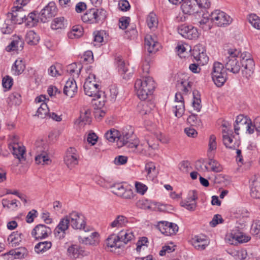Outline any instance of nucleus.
Here are the masks:
<instances>
[{
  "mask_svg": "<svg viewBox=\"0 0 260 260\" xmlns=\"http://www.w3.org/2000/svg\"><path fill=\"white\" fill-rule=\"evenodd\" d=\"M182 206L189 211H193L197 207V203L196 202L190 203L189 201H186L182 203Z\"/></svg>",
  "mask_w": 260,
  "mask_h": 260,
  "instance_id": "obj_63",
  "label": "nucleus"
},
{
  "mask_svg": "<svg viewBox=\"0 0 260 260\" xmlns=\"http://www.w3.org/2000/svg\"><path fill=\"white\" fill-rule=\"evenodd\" d=\"M187 122L193 126H200L201 124V121L199 119L197 115L192 114L187 119Z\"/></svg>",
  "mask_w": 260,
  "mask_h": 260,
  "instance_id": "obj_54",
  "label": "nucleus"
},
{
  "mask_svg": "<svg viewBox=\"0 0 260 260\" xmlns=\"http://www.w3.org/2000/svg\"><path fill=\"white\" fill-rule=\"evenodd\" d=\"M12 13L8 14V17L11 16V21L14 23L21 24L25 21L27 12L21 7L15 6L12 8Z\"/></svg>",
  "mask_w": 260,
  "mask_h": 260,
  "instance_id": "obj_12",
  "label": "nucleus"
},
{
  "mask_svg": "<svg viewBox=\"0 0 260 260\" xmlns=\"http://www.w3.org/2000/svg\"><path fill=\"white\" fill-rule=\"evenodd\" d=\"M200 46H195L193 49L192 54L196 60L200 61V64L204 65L208 62L209 59L204 52V48L202 47L200 49Z\"/></svg>",
  "mask_w": 260,
  "mask_h": 260,
  "instance_id": "obj_25",
  "label": "nucleus"
},
{
  "mask_svg": "<svg viewBox=\"0 0 260 260\" xmlns=\"http://www.w3.org/2000/svg\"><path fill=\"white\" fill-rule=\"evenodd\" d=\"M119 241L124 244H127L134 239V235L132 231L129 230H121L117 234Z\"/></svg>",
  "mask_w": 260,
  "mask_h": 260,
  "instance_id": "obj_29",
  "label": "nucleus"
},
{
  "mask_svg": "<svg viewBox=\"0 0 260 260\" xmlns=\"http://www.w3.org/2000/svg\"><path fill=\"white\" fill-rule=\"evenodd\" d=\"M174 113L176 117H180L183 114L185 111L184 102H178L174 106Z\"/></svg>",
  "mask_w": 260,
  "mask_h": 260,
  "instance_id": "obj_50",
  "label": "nucleus"
},
{
  "mask_svg": "<svg viewBox=\"0 0 260 260\" xmlns=\"http://www.w3.org/2000/svg\"><path fill=\"white\" fill-rule=\"evenodd\" d=\"M90 113V111L88 109L81 112L80 116L76 122L81 125L89 124L91 122Z\"/></svg>",
  "mask_w": 260,
  "mask_h": 260,
  "instance_id": "obj_32",
  "label": "nucleus"
},
{
  "mask_svg": "<svg viewBox=\"0 0 260 260\" xmlns=\"http://www.w3.org/2000/svg\"><path fill=\"white\" fill-rule=\"evenodd\" d=\"M115 61L117 66L118 72L122 76L123 78L125 80L129 79L132 76L133 72L128 70V64L126 65L120 56H117L115 58Z\"/></svg>",
  "mask_w": 260,
  "mask_h": 260,
  "instance_id": "obj_19",
  "label": "nucleus"
},
{
  "mask_svg": "<svg viewBox=\"0 0 260 260\" xmlns=\"http://www.w3.org/2000/svg\"><path fill=\"white\" fill-rule=\"evenodd\" d=\"M250 232L255 237L260 238V220H256L253 223Z\"/></svg>",
  "mask_w": 260,
  "mask_h": 260,
  "instance_id": "obj_52",
  "label": "nucleus"
},
{
  "mask_svg": "<svg viewBox=\"0 0 260 260\" xmlns=\"http://www.w3.org/2000/svg\"><path fill=\"white\" fill-rule=\"evenodd\" d=\"M25 64L21 59L16 60L12 67V70L16 75L21 74L25 70Z\"/></svg>",
  "mask_w": 260,
  "mask_h": 260,
  "instance_id": "obj_35",
  "label": "nucleus"
},
{
  "mask_svg": "<svg viewBox=\"0 0 260 260\" xmlns=\"http://www.w3.org/2000/svg\"><path fill=\"white\" fill-rule=\"evenodd\" d=\"M231 131L228 133L227 135H223V142L225 146L231 149H235L236 148V145L233 143V141L232 137L230 136L232 135Z\"/></svg>",
  "mask_w": 260,
  "mask_h": 260,
  "instance_id": "obj_43",
  "label": "nucleus"
},
{
  "mask_svg": "<svg viewBox=\"0 0 260 260\" xmlns=\"http://www.w3.org/2000/svg\"><path fill=\"white\" fill-rule=\"evenodd\" d=\"M223 221V219L221 216L219 214H216L214 216L212 220L210 222V225L212 227H215L217 224L220 223H222Z\"/></svg>",
  "mask_w": 260,
  "mask_h": 260,
  "instance_id": "obj_62",
  "label": "nucleus"
},
{
  "mask_svg": "<svg viewBox=\"0 0 260 260\" xmlns=\"http://www.w3.org/2000/svg\"><path fill=\"white\" fill-rule=\"evenodd\" d=\"M49 110L47 105L45 103H42L40 106L38 108L36 116L40 118H47L49 114Z\"/></svg>",
  "mask_w": 260,
  "mask_h": 260,
  "instance_id": "obj_37",
  "label": "nucleus"
},
{
  "mask_svg": "<svg viewBox=\"0 0 260 260\" xmlns=\"http://www.w3.org/2000/svg\"><path fill=\"white\" fill-rule=\"evenodd\" d=\"M178 30L182 37L189 40L196 39L199 35L197 28L192 25H181Z\"/></svg>",
  "mask_w": 260,
  "mask_h": 260,
  "instance_id": "obj_13",
  "label": "nucleus"
},
{
  "mask_svg": "<svg viewBox=\"0 0 260 260\" xmlns=\"http://www.w3.org/2000/svg\"><path fill=\"white\" fill-rule=\"evenodd\" d=\"M2 205L4 208H7L8 209H10L11 207H13L14 208H16L18 207V205L17 204V200L14 199L12 200L11 202L8 199H4L2 201Z\"/></svg>",
  "mask_w": 260,
  "mask_h": 260,
  "instance_id": "obj_55",
  "label": "nucleus"
},
{
  "mask_svg": "<svg viewBox=\"0 0 260 260\" xmlns=\"http://www.w3.org/2000/svg\"><path fill=\"white\" fill-rule=\"evenodd\" d=\"M146 22L149 28L156 27L158 21L156 15L153 13H150L147 17Z\"/></svg>",
  "mask_w": 260,
  "mask_h": 260,
  "instance_id": "obj_44",
  "label": "nucleus"
},
{
  "mask_svg": "<svg viewBox=\"0 0 260 260\" xmlns=\"http://www.w3.org/2000/svg\"><path fill=\"white\" fill-rule=\"evenodd\" d=\"M192 83L187 81H181L178 84V87L184 94H187L189 91L191 90Z\"/></svg>",
  "mask_w": 260,
  "mask_h": 260,
  "instance_id": "obj_49",
  "label": "nucleus"
},
{
  "mask_svg": "<svg viewBox=\"0 0 260 260\" xmlns=\"http://www.w3.org/2000/svg\"><path fill=\"white\" fill-rule=\"evenodd\" d=\"M157 228L166 236L175 235L178 231V226L176 224L168 221H159Z\"/></svg>",
  "mask_w": 260,
  "mask_h": 260,
  "instance_id": "obj_14",
  "label": "nucleus"
},
{
  "mask_svg": "<svg viewBox=\"0 0 260 260\" xmlns=\"http://www.w3.org/2000/svg\"><path fill=\"white\" fill-rule=\"evenodd\" d=\"M69 256L72 258L76 259L83 256L85 254V251L77 245H72L67 250Z\"/></svg>",
  "mask_w": 260,
  "mask_h": 260,
  "instance_id": "obj_26",
  "label": "nucleus"
},
{
  "mask_svg": "<svg viewBox=\"0 0 260 260\" xmlns=\"http://www.w3.org/2000/svg\"><path fill=\"white\" fill-rule=\"evenodd\" d=\"M24 22H26V25L28 27H32L37 23L38 18L34 12L29 13H27Z\"/></svg>",
  "mask_w": 260,
  "mask_h": 260,
  "instance_id": "obj_39",
  "label": "nucleus"
},
{
  "mask_svg": "<svg viewBox=\"0 0 260 260\" xmlns=\"http://www.w3.org/2000/svg\"><path fill=\"white\" fill-rule=\"evenodd\" d=\"M66 21L63 17L55 18L52 22L51 27L53 29H61L64 27Z\"/></svg>",
  "mask_w": 260,
  "mask_h": 260,
  "instance_id": "obj_42",
  "label": "nucleus"
},
{
  "mask_svg": "<svg viewBox=\"0 0 260 260\" xmlns=\"http://www.w3.org/2000/svg\"><path fill=\"white\" fill-rule=\"evenodd\" d=\"M139 141L136 138L132 141H129L126 142L125 145L127 147L132 149V151H135L136 149L139 146Z\"/></svg>",
  "mask_w": 260,
  "mask_h": 260,
  "instance_id": "obj_58",
  "label": "nucleus"
},
{
  "mask_svg": "<svg viewBox=\"0 0 260 260\" xmlns=\"http://www.w3.org/2000/svg\"><path fill=\"white\" fill-rule=\"evenodd\" d=\"M120 242L118 235L115 234L110 235L106 239V243L108 247L113 248H120V245L119 244Z\"/></svg>",
  "mask_w": 260,
  "mask_h": 260,
  "instance_id": "obj_36",
  "label": "nucleus"
},
{
  "mask_svg": "<svg viewBox=\"0 0 260 260\" xmlns=\"http://www.w3.org/2000/svg\"><path fill=\"white\" fill-rule=\"evenodd\" d=\"M226 70L224 65L219 62L213 64L212 78L214 84L218 87L222 86L227 80Z\"/></svg>",
  "mask_w": 260,
  "mask_h": 260,
  "instance_id": "obj_4",
  "label": "nucleus"
},
{
  "mask_svg": "<svg viewBox=\"0 0 260 260\" xmlns=\"http://www.w3.org/2000/svg\"><path fill=\"white\" fill-rule=\"evenodd\" d=\"M119 136V132L115 129H111L105 134L106 139L111 142L115 141L116 139H118Z\"/></svg>",
  "mask_w": 260,
  "mask_h": 260,
  "instance_id": "obj_46",
  "label": "nucleus"
},
{
  "mask_svg": "<svg viewBox=\"0 0 260 260\" xmlns=\"http://www.w3.org/2000/svg\"><path fill=\"white\" fill-rule=\"evenodd\" d=\"M70 224L67 215L62 218L53 231L55 237L60 240L63 239Z\"/></svg>",
  "mask_w": 260,
  "mask_h": 260,
  "instance_id": "obj_10",
  "label": "nucleus"
},
{
  "mask_svg": "<svg viewBox=\"0 0 260 260\" xmlns=\"http://www.w3.org/2000/svg\"><path fill=\"white\" fill-rule=\"evenodd\" d=\"M21 236H22V234L18 232H13L8 237V241L11 243L12 245L15 244L16 245L21 241Z\"/></svg>",
  "mask_w": 260,
  "mask_h": 260,
  "instance_id": "obj_47",
  "label": "nucleus"
},
{
  "mask_svg": "<svg viewBox=\"0 0 260 260\" xmlns=\"http://www.w3.org/2000/svg\"><path fill=\"white\" fill-rule=\"evenodd\" d=\"M40 40L39 36L33 30L27 32L25 36V41L30 45H37Z\"/></svg>",
  "mask_w": 260,
  "mask_h": 260,
  "instance_id": "obj_33",
  "label": "nucleus"
},
{
  "mask_svg": "<svg viewBox=\"0 0 260 260\" xmlns=\"http://www.w3.org/2000/svg\"><path fill=\"white\" fill-rule=\"evenodd\" d=\"M9 149L11 150L14 155L21 161L24 159V154L25 152L24 147H21L18 143H14L9 145Z\"/></svg>",
  "mask_w": 260,
  "mask_h": 260,
  "instance_id": "obj_28",
  "label": "nucleus"
},
{
  "mask_svg": "<svg viewBox=\"0 0 260 260\" xmlns=\"http://www.w3.org/2000/svg\"><path fill=\"white\" fill-rule=\"evenodd\" d=\"M106 11L103 9L92 8L86 11L82 16V21L87 23L94 24L102 22L106 18Z\"/></svg>",
  "mask_w": 260,
  "mask_h": 260,
  "instance_id": "obj_3",
  "label": "nucleus"
},
{
  "mask_svg": "<svg viewBox=\"0 0 260 260\" xmlns=\"http://www.w3.org/2000/svg\"><path fill=\"white\" fill-rule=\"evenodd\" d=\"M249 122L246 117H244L243 115H238L235 121L236 123L234 124L235 133L237 135H239L240 129L245 128V126Z\"/></svg>",
  "mask_w": 260,
  "mask_h": 260,
  "instance_id": "obj_30",
  "label": "nucleus"
},
{
  "mask_svg": "<svg viewBox=\"0 0 260 260\" xmlns=\"http://www.w3.org/2000/svg\"><path fill=\"white\" fill-rule=\"evenodd\" d=\"M24 41L20 36H13L10 44L6 48L8 52L22 50L23 48Z\"/></svg>",
  "mask_w": 260,
  "mask_h": 260,
  "instance_id": "obj_21",
  "label": "nucleus"
},
{
  "mask_svg": "<svg viewBox=\"0 0 260 260\" xmlns=\"http://www.w3.org/2000/svg\"><path fill=\"white\" fill-rule=\"evenodd\" d=\"M179 168L181 172L186 173L188 172L191 167L188 160H183L179 164Z\"/></svg>",
  "mask_w": 260,
  "mask_h": 260,
  "instance_id": "obj_57",
  "label": "nucleus"
},
{
  "mask_svg": "<svg viewBox=\"0 0 260 260\" xmlns=\"http://www.w3.org/2000/svg\"><path fill=\"white\" fill-rule=\"evenodd\" d=\"M160 46L155 36L147 35L145 37V47L149 53H153L158 51Z\"/></svg>",
  "mask_w": 260,
  "mask_h": 260,
  "instance_id": "obj_18",
  "label": "nucleus"
},
{
  "mask_svg": "<svg viewBox=\"0 0 260 260\" xmlns=\"http://www.w3.org/2000/svg\"><path fill=\"white\" fill-rule=\"evenodd\" d=\"M8 103L10 105H19L21 103L20 94L17 92L11 94L8 99Z\"/></svg>",
  "mask_w": 260,
  "mask_h": 260,
  "instance_id": "obj_41",
  "label": "nucleus"
},
{
  "mask_svg": "<svg viewBox=\"0 0 260 260\" xmlns=\"http://www.w3.org/2000/svg\"><path fill=\"white\" fill-rule=\"evenodd\" d=\"M155 107L154 103L151 101H142L137 106L138 110L141 115L147 114Z\"/></svg>",
  "mask_w": 260,
  "mask_h": 260,
  "instance_id": "obj_27",
  "label": "nucleus"
},
{
  "mask_svg": "<svg viewBox=\"0 0 260 260\" xmlns=\"http://www.w3.org/2000/svg\"><path fill=\"white\" fill-rule=\"evenodd\" d=\"M135 138L136 136L131 127L123 128L121 132H119V136L118 137V147H121L124 146L126 142Z\"/></svg>",
  "mask_w": 260,
  "mask_h": 260,
  "instance_id": "obj_15",
  "label": "nucleus"
},
{
  "mask_svg": "<svg viewBox=\"0 0 260 260\" xmlns=\"http://www.w3.org/2000/svg\"><path fill=\"white\" fill-rule=\"evenodd\" d=\"M36 156L35 160L38 164H42V165H48L51 162L46 150L43 147L38 146L36 149Z\"/></svg>",
  "mask_w": 260,
  "mask_h": 260,
  "instance_id": "obj_22",
  "label": "nucleus"
},
{
  "mask_svg": "<svg viewBox=\"0 0 260 260\" xmlns=\"http://www.w3.org/2000/svg\"><path fill=\"white\" fill-rule=\"evenodd\" d=\"M79 158L80 155L77 150L70 147L66 152L64 161L68 168L71 169L78 164Z\"/></svg>",
  "mask_w": 260,
  "mask_h": 260,
  "instance_id": "obj_9",
  "label": "nucleus"
},
{
  "mask_svg": "<svg viewBox=\"0 0 260 260\" xmlns=\"http://www.w3.org/2000/svg\"><path fill=\"white\" fill-rule=\"evenodd\" d=\"M111 188L114 194L123 199H131L133 197L132 190L125 188L121 184H114Z\"/></svg>",
  "mask_w": 260,
  "mask_h": 260,
  "instance_id": "obj_17",
  "label": "nucleus"
},
{
  "mask_svg": "<svg viewBox=\"0 0 260 260\" xmlns=\"http://www.w3.org/2000/svg\"><path fill=\"white\" fill-rule=\"evenodd\" d=\"M145 170L147 172V178L150 180L156 177L158 173L155 164L152 161H149L145 164Z\"/></svg>",
  "mask_w": 260,
  "mask_h": 260,
  "instance_id": "obj_31",
  "label": "nucleus"
},
{
  "mask_svg": "<svg viewBox=\"0 0 260 260\" xmlns=\"http://www.w3.org/2000/svg\"><path fill=\"white\" fill-rule=\"evenodd\" d=\"M250 194L255 199H260V176H253L250 180Z\"/></svg>",
  "mask_w": 260,
  "mask_h": 260,
  "instance_id": "obj_20",
  "label": "nucleus"
},
{
  "mask_svg": "<svg viewBox=\"0 0 260 260\" xmlns=\"http://www.w3.org/2000/svg\"><path fill=\"white\" fill-rule=\"evenodd\" d=\"M130 18L129 17H122L119 19V26L122 29L127 28L129 24Z\"/></svg>",
  "mask_w": 260,
  "mask_h": 260,
  "instance_id": "obj_61",
  "label": "nucleus"
},
{
  "mask_svg": "<svg viewBox=\"0 0 260 260\" xmlns=\"http://www.w3.org/2000/svg\"><path fill=\"white\" fill-rule=\"evenodd\" d=\"M52 243L50 241H44L38 243L35 247L37 253L44 252L51 248Z\"/></svg>",
  "mask_w": 260,
  "mask_h": 260,
  "instance_id": "obj_40",
  "label": "nucleus"
},
{
  "mask_svg": "<svg viewBox=\"0 0 260 260\" xmlns=\"http://www.w3.org/2000/svg\"><path fill=\"white\" fill-rule=\"evenodd\" d=\"M210 19L218 26L224 27L229 25L232 19L225 13L219 10H215L209 15Z\"/></svg>",
  "mask_w": 260,
  "mask_h": 260,
  "instance_id": "obj_7",
  "label": "nucleus"
},
{
  "mask_svg": "<svg viewBox=\"0 0 260 260\" xmlns=\"http://www.w3.org/2000/svg\"><path fill=\"white\" fill-rule=\"evenodd\" d=\"M51 233V229L44 224L36 225L31 232V235L36 239H42L47 238Z\"/></svg>",
  "mask_w": 260,
  "mask_h": 260,
  "instance_id": "obj_16",
  "label": "nucleus"
},
{
  "mask_svg": "<svg viewBox=\"0 0 260 260\" xmlns=\"http://www.w3.org/2000/svg\"><path fill=\"white\" fill-rule=\"evenodd\" d=\"M72 227L76 230L89 231L86 226L85 218L83 215L76 211H73L67 215Z\"/></svg>",
  "mask_w": 260,
  "mask_h": 260,
  "instance_id": "obj_6",
  "label": "nucleus"
},
{
  "mask_svg": "<svg viewBox=\"0 0 260 260\" xmlns=\"http://www.w3.org/2000/svg\"><path fill=\"white\" fill-rule=\"evenodd\" d=\"M57 13V8L55 4L53 2H50L43 9H42L39 14V19L41 22L45 23L48 19L54 17Z\"/></svg>",
  "mask_w": 260,
  "mask_h": 260,
  "instance_id": "obj_11",
  "label": "nucleus"
},
{
  "mask_svg": "<svg viewBox=\"0 0 260 260\" xmlns=\"http://www.w3.org/2000/svg\"><path fill=\"white\" fill-rule=\"evenodd\" d=\"M135 88L137 90L139 98L144 101L149 95L152 94L155 88V83L152 78L145 76L136 80Z\"/></svg>",
  "mask_w": 260,
  "mask_h": 260,
  "instance_id": "obj_2",
  "label": "nucleus"
},
{
  "mask_svg": "<svg viewBox=\"0 0 260 260\" xmlns=\"http://www.w3.org/2000/svg\"><path fill=\"white\" fill-rule=\"evenodd\" d=\"M209 241L205 236H196L192 239V244L198 250H203L209 245Z\"/></svg>",
  "mask_w": 260,
  "mask_h": 260,
  "instance_id": "obj_23",
  "label": "nucleus"
},
{
  "mask_svg": "<svg viewBox=\"0 0 260 260\" xmlns=\"http://www.w3.org/2000/svg\"><path fill=\"white\" fill-rule=\"evenodd\" d=\"M242 58V74L244 77L249 79L253 74L255 66L254 62L253 59L250 57V55L247 57L246 54H243Z\"/></svg>",
  "mask_w": 260,
  "mask_h": 260,
  "instance_id": "obj_8",
  "label": "nucleus"
},
{
  "mask_svg": "<svg viewBox=\"0 0 260 260\" xmlns=\"http://www.w3.org/2000/svg\"><path fill=\"white\" fill-rule=\"evenodd\" d=\"M223 60L225 70L233 73L237 74L241 69L242 57L243 53L235 48L227 50Z\"/></svg>",
  "mask_w": 260,
  "mask_h": 260,
  "instance_id": "obj_1",
  "label": "nucleus"
},
{
  "mask_svg": "<svg viewBox=\"0 0 260 260\" xmlns=\"http://www.w3.org/2000/svg\"><path fill=\"white\" fill-rule=\"evenodd\" d=\"M249 23L255 28L260 29V18L254 14L248 16Z\"/></svg>",
  "mask_w": 260,
  "mask_h": 260,
  "instance_id": "obj_48",
  "label": "nucleus"
},
{
  "mask_svg": "<svg viewBox=\"0 0 260 260\" xmlns=\"http://www.w3.org/2000/svg\"><path fill=\"white\" fill-rule=\"evenodd\" d=\"M135 187L138 193L144 194L147 190V187L145 184L139 182H135Z\"/></svg>",
  "mask_w": 260,
  "mask_h": 260,
  "instance_id": "obj_60",
  "label": "nucleus"
},
{
  "mask_svg": "<svg viewBox=\"0 0 260 260\" xmlns=\"http://www.w3.org/2000/svg\"><path fill=\"white\" fill-rule=\"evenodd\" d=\"M11 254L14 255L15 258H21L27 254V250L25 248H19L10 251Z\"/></svg>",
  "mask_w": 260,
  "mask_h": 260,
  "instance_id": "obj_51",
  "label": "nucleus"
},
{
  "mask_svg": "<svg viewBox=\"0 0 260 260\" xmlns=\"http://www.w3.org/2000/svg\"><path fill=\"white\" fill-rule=\"evenodd\" d=\"M2 85L4 88L10 89L13 85V79L9 76H6L2 80Z\"/></svg>",
  "mask_w": 260,
  "mask_h": 260,
  "instance_id": "obj_56",
  "label": "nucleus"
},
{
  "mask_svg": "<svg viewBox=\"0 0 260 260\" xmlns=\"http://www.w3.org/2000/svg\"><path fill=\"white\" fill-rule=\"evenodd\" d=\"M77 92V85L75 80L69 79L66 83L63 88V93L66 95L73 98Z\"/></svg>",
  "mask_w": 260,
  "mask_h": 260,
  "instance_id": "obj_24",
  "label": "nucleus"
},
{
  "mask_svg": "<svg viewBox=\"0 0 260 260\" xmlns=\"http://www.w3.org/2000/svg\"><path fill=\"white\" fill-rule=\"evenodd\" d=\"M209 150L211 151L215 150L217 148L216 138L215 135L210 136L209 140Z\"/></svg>",
  "mask_w": 260,
  "mask_h": 260,
  "instance_id": "obj_59",
  "label": "nucleus"
},
{
  "mask_svg": "<svg viewBox=\"0 0 260 260\" xmlns=\"http://www.w3.org/2000/svg\"><path fill=\"white\" fill-rule=\"evenodd\" d=\"M128 222V220L126 217L122 215H118L116 218L112 221L110 226L112 228H119L122 227L126 225Z\"/></svg>",
  "mask_w": 260,
  "mask_h": 260,
  "instance_id": "obj_38",
  "label": "nucleus"
},
{
  "mask_svg": "<svg viewBox=\"0 0 260 260\" xmlns=\"http://www.w3.org/2000/svg\"><path fill=\"white\" fill-rule=\"evenodd\" d=\"M82 66L81 64H77L76 63H73L69 65L67 67V71L71 75L74 73H76L78 76L81 72Z\"/></svg>",
  "mask_w": 260,
  "mask_h": 260,
  "instance_id": "obj_45",
  "label": "nucleus"
},
{
  "mask_svg": "<svg viewBox=\"0 0 260 260\" xmlns=\"http://www.w3.org/2000/svg\"><path fill=\"white\" fill-rule=\"evenodd\" d=\"M181 6L182 12L184 14H191L194 13V5L190 0H184Z\"/></svg>",
  "mask_w": 260,
  "mask_h": 260,
  "instance_id": "obj_34",
  "label": "nucleus"
},
{
  "mask_svg": "<svg viewBox=\"0 0 260 260\" xmlns=\"http://www.w3.org/2000/svg\"><path fill=\"white\" fill-rule=\"evenodd\" d=\"M127 157L123 155H119L115 158L114 162L116 165H122L126 164Z\"/></svg>",
  "mask_w": 260,
  "mask_h": 260,
  "instance_id": "obj_64",
  "label": "nucleus"
},
{
  "mask_svg": "<svg viewBox=\"0 0 260 260\" xmlns=\"http://www.w3.org/2000/svg\"><path fill=\"white\" fill-rule=\"evenodd\" d=\"M95 78L94 74L89 75L84 83V90L87 95L99 98L102 92L99 90V85L95 83Z\"/></svg>",
  "mask_w": 260,
  "mask_h": 260,
  "instance_id": "obj_5",
  "label": "nucleus"
},
{
  "mask_svg": "<svg viewBox=\"0 0 260 260\" xmlns=\"http://www.w3.org/2000/svg\"><path fill=\"white\" fill-rule=\"evenodd\" d=\"M208 164L211 166L212 171L218 173L222 171L221 166L216 160L214 159H210Z\"/></svg>",
  "mask_w": 260,
  "mask_h": 260,
  "instance_id": "obj_53",
  "label": "nucleus"
}]
</instances>
